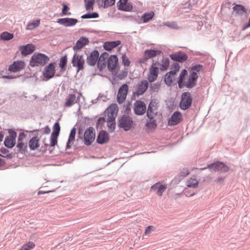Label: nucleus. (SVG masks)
I'll list each match as a JSON object with an SVG mask.
<instances>
[{
	"label": "nucleus",
	"instance_id": "1",
	"mask_svg": "<svg viewBox=\"0 0 250 250\" xmlns=\"http://www.w3.org/2000/svg\"><path fill=\"white\" fill-rule=\"evenodd\" d=\"M187 74L188 71L186 69H183L181 72L178 81L179 87L182 88L186 86L187 88H191L196 85L197 79L198 78V74L196 72H190L187 79L184 80V78Z\"/></svg>",
	"mask_w": 250,
	"mask_h": 250
},
{
	"label": "nucleus",
	"instance_id": "2",
	"mask_svg": "<svg viewBox=\"0 0 250 250\" xmlns=\"http://www.w3.org/2000/svg\"><path fill=\"white\" fill-rule=\"evenodd\" d=\"M49 60V57L45 54L35 53L30 60V65L32 67L43 66Z\"/></svg>",
	"mask_w": 250,
	"mask_h": 250
},
{
	"label": "nucleus",
	"instance_id": "3",
	"mask_svg": "<svg viewBox=\"0 0 250 250\" xmlns=\"http://www.w3.org/2000/svg\"><path fill=\"white\" fill-rule=\"evenodd\" d=\"M133 125V121L131 118L127 115H123L119 120V126L123 128L125 131H128Z\"/></svg>",
	"mask_w": 250,
	"mask_h": 250
},
{
	"label": "nucleus",
	"instance_id": "4",
	"mask_svg": "<svg viewBox=\"0 0 250 250\" xmlns=\"http://www.w3.org/2000/svg\"><path fill=\"white\" fill-rule=\"evenodd\" d=\"M118 106L116 104L110 105L104 111L105 120L115 119L118 112Z\"/></svg>",
	"mask_w": 250,
	"mask_h": 250
},
{
	"label": "nucleus",
	"instance_id": "5",
	"mask_svg": "<svg viewBox=\"0 0 250 250\" xmlns=\"http://www.w3.org/2000/svg\"><path fill=\"white\" fill-rule=\"evenodd\" d=\"M128 91V86L127 84H124L119 88L117 96V101L119 104H121L124 102Z\"/></svg>",
	"mask_w": 250,
	"mask_h": 250
},
{
	"label": "nucleus",
	"instance_id": "6",
	"mask_svg": "<svg viewBox=\"0 0 250 250\" xmlns=\"http://www.w3.org/2000/svg\"><path fill=\"white\" fill-rule=\"evenodd\" d=\"M161 52V51L159 50H146L144 52L143 57L140 59L139 62L146 63L148 59L160 55Z\"/></svg>",
	"mask_w": 250,
	"mask_h": 250
},
{
	"label": "nucleus",
	"instance_id": "7",
	"mask_svg": "<svg viewBox=\"0 0 250 250\" xmlns=\"http://www.w3.org/2000/svg\"><path fill=\"white\" fill-rule=\"evenodd\" d=\"M95 138V133L94 128L89 127L87 128L83 136L84 144L86 145H90L94 141Z\"/></svg>",
	"mask_w": 250,
	"mask_h": 250
},
{
	"label": "nucleus",
	"instance_id": "8",
	"mask_svg": "<svg viewBox=\"0 0 250 250\" xmlns=\"http://www.w3.org/2000/svg\"><path fill=\"white\" fill-rule=\"evenodd\" d=\"M192 98L190 94L188 92H184L181 96L180 102V107L182 109L186 110L191 105Z\"/></svg>",
	"mask_w": 250,
	"mask_h": 250
},
{
	"label": "nucleus",
	"instance_id": "9",
	"mask_svg": "<svg viewBox=\"0 0 250 250\" xmlns=\"http://www.w3.org/2000/svg\"><path fill=\"white\" fill-rule=\"evenodd\" d=\"M167 188V185L161 182H157L154 184L150 188V190L155 192L159 196H162L163 193L166 191Z\"/></svg>",
	"mask_w": 250,
	"mask_h": 250
},
{
	"label": "nucleus",
	"instance_id": "10",
	"mask_svg": "<svg viewBox=\"0 0 250 250\" xmlns=\"http://www.w3.org/2000/svg\"><path fill=\"white\" fill-rule=\"evenodd\" d=\"M211 171H220L222 172H226L229 171V167L223 163L217 162L210 164L208 167Z\"/></svg>",
	"mask_w": 250,
	"mask_h": 250
},
{
	"label": "nucleus",
	"instance_id": "11",
	"mask_svg": "<svg viewBox=\"0 0 250 250\" xmlns=\"http://www.w3.org/2000/svg\"><path fill=\"white\" fill-rule=\"evenodd\" d=\"M72 63L73 66L77 67V72H79L83 69L84 60L82 56L75 54L73 56Z\"/></svg>",
	"mask_w": 250,
	"mask_h": 250
},
{
	"label": "nucleus",
	"instance_id": "12",
	"mask_svg": "<svg viewBox=\"0 0 250 250\" xmlns=\"http://www.w3.org/2000/svg\"><path fill=\"white\" fill-rule=\"evenodd\" d=\"M60 131V126L58 123H56L53 125V131L50 137L49 146H53L57 144V137Z\"/></svg>",
	"mask_w": 250,
	"mask_h": 250
},
{
	"label": "nucleus",
	"instance_id": "13",
	"mask_svg": "<svg viewBox=\"0 0 250 250\" xmlns=\"http://www.w3.org/2000/svg\"><path fill=\"white\" fill-rule=\"evenodd\" d=\"M146 104L143 101L138 100L135 102L133 105V109L136 114L142 115L146 111Z\"/></svg>",
	"mask_w": 250,
	"mask_h": 250
},
{
	"label": "nucleus",
	"instance_id": "14",
	"mask_svg": "<svg viewBox=\"0 0 250 250\" xmlns=\"http://www.w3.org/2000/svg\"><path fill=\"white\" fill-rule=\"evenodd\" d=\"M159 73V68L157 66L156 63H153L149 68V73L147 75V78L149 82L155 81Z\"/></svg>",
	"mask_w": 250,
	"mask_h": 250
},
{
	"label": "nucleus",
	"instance_id": "15",
	"mask_svg": "<svg viewBox=\"0 0 250 250\" xmlns=\"http://www.w3.org/2000/svg\"><path fill=\"white\" fill-rule=\"evenodd\" d=\"M157 105L154 101H151L148 107L147 116L149 119L153 118L157 113Z\"/></svg>",
	"mask_w": 250,
	"mask_h": 250
},
{
	"label": "nucleus",
	"instance_id": "16",
	"mask_svg": "<svg viewBox=\"0 0 250 250\" xmlns=\"http://www.w3.org/2000/svg\"><path fill=\"white\" fill-rule=\"evenodd\" d=\"M148 83L147 81L143 80L138 83L135 94L138 96L144 94L148 88Z\"/></svg>",
	"mask_w": 250,
	"mask_h": 250
},
{
	"label": "nucleus",
	"instance_id": "17",
	"mask_svg": "<svg viewBox=\"0 0 250 250\" xmlns=\"http://www.w3.org/2000/svg\"><path fill=\"white\" fill-rule=\"evenodd\" d=\"M55 73V63H51L45 67L44 72V77L48 79L52 78Z\"/></svg>",
	"mask_w": 250,
	"mask_h": 250
},
{
	"label": "nucleus",
	"instance_id": "18",
	"mask_svg": "<svg viewBox=\"0 0 250 250\" xmlns=\"http://www.w3.org/2000/svg\"><path fill=\"white\" fill-rule=\"evenodd\" d=\"M57 22L64 26L68 27L75 25L78 22V20L76 19L66 18L59 19Z\"/></svg>",
	"mask_w": 250,
	"mask_h": 250
},
{
	"label": "nucleus",
	"instance_id": "19",
	"mask_svg": "<svg viewBox=\"0 0 250 250\" xmlns=\"http://www.w3.org/2000/svg\"><path fill=\"white\" fill-rule=\"evenodd\" d=\"M182 120V114L178 111H175L168 121L169 125L172 126L178 124Z\"/></svg>",
	"mask_w": 250,
	"mask_h": 250
},
{
	"label": "nucleus",
	"instance_id": "20",
	"mask_svg": "<svg viewBox=\"0 0 250 250\" xmlns=\"http://www.w3.org/2000/svg\"><path fill=\"white\" fill-rule=\"evenodd\" d=\"M19 50L22 55L26 56L32 53L35 50V46L33 44H28L20 46Z\"/></svg>",
	"mask_w": 250,
	"mask_h": 250
},
{
	"label": "nucleus",
	"instance_id": "21",
	"mask_svg": "<svg viewBox=\"0 0 250 250\" xmlns=\"http://www.w3.org/2000/svg\"><path fill=\"white\" fill-rule=\"evenodd\" d=\"M170 57L172 60L179 62H183L188 59L187 55L182 52H178L172 54L170 55Z\"/></svg>",
	"mask_w": 250,
	"mask_h": 250
},
{
	"label": "nucleus",
	"instance_id": "22",
	"mask_svg": "<svg viewBox=\"0 0 250 250\" xmlns=\"http://www.w3.org/2000/svg\"><path fill=\"white\" fill-rule=\"evenodd\" d=\"M99 56V53L97 50L93 51L87 58V63L90 65H94L97 62Z\"/></svg>",
	"mask_w": 250,
	"mask_h": 250
},
{
	"label": "nucleus",
	"instance_id": "23",
	"mask_svg": "<svg viewBox=\"0 0 250 250\" xmlns=\"http://www.w3.org/2000/svg\"><path fill=\"white\" fill-rule=\"evenodd\" d=\"M25 66V63L22 61L15 62L9 67V70L13 72H17L23 69Z\"/></svg>",
	"mask_w": 250,
	"mask_h": 250
},
{
	"label": "nucleus",
	"instance_id": "24",
	"mask_svg": "<svg viewBox=\"0 0 250 250\" xmlns=\"http://www.w3.org/2000/svg\"><path fill=\"white\" fill-rule=\"evenodd\" d=\"M118 58L116 55L111 56L107 60V67L109 70L112 71L117 66Z\"/></svg>",
	"mask_w": 250,
	"mask_h": 250
},
{
	"label": "nucleus",
	"instance_id": "25",
	"mask_svg": "<svg viewBox=\"0 0 250 250\" xmlns=\"http://www.w3.org/2000/svg\"><path fill=\"white\" fill-rule=\"evenodd\" d=\"M118 3V8L119 10L131 11L132 9V6L128 2V0H120Z\"/></svg>",
	"mask_w": 250,
	"mask_h": 250
},
{
	"label": "nucleus",
	"instance_id": "26",
	"mask_svg": "<svg viewBox=\"0 0 250 250\" xmlns=\"http://www.w3.org/2000/svg\"><path fill=\"white\" fill-rule=\"evenodd\" d=\"M109 140L108 133L104 131H101L98 136L97 142L98 143L103 144L106 143Z\"/></svg>",
	"mask_w": 250,
	"mask_h": 250
},
{
	"label": "nucleus",
	"instance_id": "27",
	"mask_svg": "<svg viewBox=\"0 0 250 250\" xmlns=\"http://www.w3.org/2000/svg\"><path fill=\"white\" fill-rule=\"evenodd\" d=\"M121 43L120 41H116L112 42H106L104 44V48L107 51H110L114 48L119 46Z\"/></svg>",
	"mask_w": 250,
	"mask_h": 250
},
{
	"label": "nucleus",
	"instance_id": "28",
	"mask_svg": "<svg viewBox=\"0 0 250 250\" xmlns=\"http://www.w3.org/2000/svg\"><path fill=\"white\" fill-rule=\"evenodd\" d=\"M89 42L87 38L84 37H81L80 39L76 42V45L74 46V50H79L82 48L84 45L87 44Z\"/></svg>",
	"mask_w": 250,
	"mask_h": 250
},
{
	"label": "nucleus",
	"instance_id": "29",
	"mask_svg": "<svg viewBox=\"0 0 250 250\" xmlns=\"http://www.w3.org/2000/svg\"><path fill=\"white\" fill-rule=\"evenodd\" d=\"M77 102L76 96L75 94H69L66 98L64 105L66 107H69L74 104Z\"/></svg>",
	"mask_w": 250,
	"mask_h": 250
},
{
	"label": "nucleus",
	"instance_id": "30",
	"mask_svg": "<svg viewBox=\"0 0 250 250\" xmlns=\"http://www.w3.org/2000/svg\"><path fill=\"white\" fill-rule=\"evenodd\" d=\"M40 140L37 137H32L29 142V146L31 150H35L40 147Z\"/></svg>",
	"mask_w": 250,
	"mask_h": 250
},
{
	"label": "nucleus",
	"instance_id": "31",
	"mask_svg": "<svg viewBox=\"0 0 250 250\" xmlns=\"http://www.w3.org/2000/svg\"><path fill=\"white\" fill-rule=\"evenodd\" d=\"M76 133V129L75 128H73L70 132L69 136V138L66 145V148H71L72 145L73 144L75 140V136Z\"/></svg>",
	"mask_w": 250,
	"mask_h": 250
},
{
	"label": "nucleus",
	"instance_id": "32",
	"mask_svg": "<svg viewBox=\"0 0 250 250\" xmlns=\"http://www.w3.org/2000/svg\"><path fill=\"white\" fill-rule=\"evenodd\" d=\"M232 9L237 15H242L243 14L247 13V9L242 5L237 4L233 6Z\"/></svg>",
	"mask_w": 250,
	"mask_h": 250
},
{
	"label": "nucleus",
	"instance_id": "33",
	"mask_svg": "<svg viewBox=\"0 0 250 250\" xmlns=\"http://www.w3.org/2000/svg\"><path fill=\"white\" fill-rule=\"evenodd\" d=\"M98 4L104 8L112 6L115 4V0H97Z\"/></svg>",
	"mask_w": 250,
	"mask_h": 250
},
{
	"label": "nucleus",
	"instance_id": "34",
	"mask_svg": "<svg viewBox=\"0 0 250 250\" xmlns=\"http://www.w3.org/2000/svg\"><path fill=\"white\" fill-rule=\"evenodd\" d=\"M16 143L15 138L12 136L6 137L4 141V145L9 148L13 147Z\"/></svg>",
	"mask_w": 250,
	"mask_h": 250
},
{
	"label": "nucleus",
	"instance_id": "35",
	"mask_svg": "<svg viewBox=\"0 0 250 250\" xmlns=\"http://www.w3.org/2000/svg\"><path fill=\"white\" fill-rule=\"evenodd\" d=\"M198 181L195 178H189L186 183V185L188 188H196L198 186Z\"/></svg>",
	"mask_w": 250,
	"mask_h": 250
},
{
	"label": "nucleus",
	"instance_id": "36",
	"mask_svg": "<svg viewBox=\"0 0 250 250\" xmlns=\"http://www.w3.org/2000/svg\"><path fill=\"white\" fill-rule=\"evenodd\" d=\"M169 65V60L168 58H163L161 61V63L160 64V69L162 71L167 70Z\"/></svg>",
	"mask_w": 250,
	"mask_h": 250
},
{
	"label": "nucleus",
	"instance_id": "37",
	"mask_svg": "<svg viewBox=\"0 0 250 250\" xmlns=\"http://www.w3.org/2000/svg\"><path fill=\"white\" fill-rule=\"evenodd\" d=\"M14 38V35L8 32H3L0 34V38L3 41H9Z\"/></svg>",
	"mask_w": 250,
	"mask_h": 250
},
{
	"label": "nucleus",
	"instance_id": "38",
	"mask_svg": "<svg viewBox=\"0 0 250 250\" xmlns=\"http://www.w3.org/2000/svg\"><path fill=\"white\" fill-rule=\"evenodd\" d=\"M174 75H172L170 72L167 73L165 76V82L168 85H171L174 79Z\"/></svg>",
	"mask_w": 250,
	"mask_h": 250
},
{
	"label": "nucleus",
	"instance_id": "39",
	"mask_svg": "<svg viewBox=\"0 0 250 250\" xmlns=\"http://www.w3.org/2000/svg\"><path fill=\"white\" fill-rule=\"evenodd\" d=\"M40 24V20H37L36 21H34L31 22H29L26 27L27 30H33L35 28L38 27Z\"/></svg>",
	"mask_w": 250,
	"mask_h": 250
},
{
	"label": "nucleus",
	"instance_id": "40",
	"mask_svg": "<svg viewBox=\"0 0 250 250\" xmlns=\"http://www.w3.org/2000/svg\"><path fill=\"white\" fill-rule=\"evenodd\" d=\"M106 122L107 123L109 130L111 132L113 131L116 126L115 119H107Z\"/></svg>",
	"mask_w": 250,
	"mask_h": 250
},
{
	"label": "nucleus",
	"instance_id": "41",
	"mask_svg": "<svg viewBox=\"0 0 250 250\" xmlns=\"http://www.w3.org/2000/svg\"><path fill=\"white\" fill-rule=\"evenodd\" d=\"M35 247V244L32 242H28L25 244L23 245L22 247L18 250H31L34 249Z\"/></svg>",
	"mask_w": 250,
	"mask_h": 250
},
{
	"label": "nucleus",
	"instance_id": "42",
	"mask_svg": "<svg viewBox=\"0 0 250 250\" xmlns=\"http://www.w3.org/2000/svg\"><path fill=\"white\" fill-rule=\"evenodd\" d=\"M67 58L66 56L62 57L60 60L59 65L61 67L62 71H64L67 63Z\"/></svg>",
	"mask_w": 250,
	"mask_h": 250
},
{
	"label": "nucleus",
	"instance_id": "43",
	"mask_svg": "<svg viewBox=\"0 0 250 250\" xmlns=\"http://www.w3.org/2000/svg\"><path fill=\"white\" fill-rule=\"evenodd\" d=\"M154 14L153 12L148 13H145L142 17V20L144 22H146L150 20L154 16Z\"/></svg>",
	"mask_w": 250,
	"mask_h": 250
},
{
	"label": "nucleus",
	"instance_id": "44",
	"mask_svg": "<svg viewBox=\"0 0 250 250\" xmlns=\"http://www.w3.org/2000/svg\"><path fill=\"white\" fill-rule=\"evenodd\" d=\"M84 2L87 10H93L94 0H84Z\"/></svg>",
	"mask_w": 250,
	"mask_h": 250
},
{
	"label": "nucleus",
	"instance_id": "45",
	"mask_svg": "<svg viewBox=\"0 0 250 250\" xmlns=\"http://www.w3.org/2000/svg\"><path fill=\"white\" fill-rule=\"evenodd\" d=\"M146 125L151 129H154L157 126V124L155 121L151 118L149 119V121L147 123Z\"/></svg>",
	"mask_w": 250,
	"mask_h": 250
},
{
	"label": "nucleus",
	"instance_id": "46",
	"mask_svg": "<svg viewBox=\"0 0 250 250\" xmlns=\"http://www.w3.org/2000/svg\"><path fill=\"white\" fill-rule=\"evenodd\" d=\"M203 66L200 64L195 65L193 66L190 68V72H199L202 70Z\"/></svg>",
	"mask_w": 250,
	"mask_h": 250
},
{
	"label": "nucleus",
	"instance_id": "47",
	"mask_svg": "<svg viewBox=\"0 0 250 250\" xmlns=\"http://www.w3.org/2000/svg\"><path fill=\"white\" fill-rule=\"evenodd\" d=\"M99 15L96 12H94L92 13L86 14L82 16V18L83 19H91V18H96L98 17Z\"/></svg>",
	"mask_w": 250,
	"mask_h": 250
},
{
	"label": "nucleus",
	"instance_id": "48",
	"mask_svg": "<svg viewBox=\"0 0 250 250\" xmlns=\"http://www.w3.org/2000/svg\"><path fill=\"white\" fill-rule=\"evenodd\" d=\"M17 146L19 151H24L27 148L26 144L22 141H18Z\"/></svg>",
	"mask_w": 250,
	"mask_h": 250
},
{
	"label": "nucleus",
	"instance_id": "49",
	"mask_svg": "<svg viewBox=\"0 0 250 250\" xmlns=\"http://www.w3.org/2000/svg\"><path fill=\"white\" fill-rule=\"evenodd\" d=\"M180 69V66L179 64L178 63H175L173 64V65L172 67V69L170 71L171 73L172 74V75H175L176 73L179 71Z\"/></svg>",
	"mask_w": 250,
	"mask_h": 250
},
{
	"label": "nucleus",
	"instance_id": "50",
	"mask_svg": "<svg viewBox=\"0 0 250 250\" xmlns=\"http://www.w3.org/2000/svg\"><path fill=\"white\" fill-rule=\"evenodd\" d=\"M122 62L123 64L125 66H128L130 64V61L129 59L126 57L125 55L122 56Z\"/></svg>",
	"mask_w": 250,
	"mask_h": 250
},
{
	"label": "nucleus",
	"instance_id": "51",
	"mask_svg": "<svg viewBox=\"0 0 250 250\" xmlns=\"http://www.w3.org/2000/svg\"><path fill=\"white\" fill-rule=\"evenodd\" d=\"M63 8L62 10V14L63 15H70V12H67L69 10V8L65 4H62Z\"/></svg>",
	"mask_w": 250,
	"mask_h": 250
},
{
	"label": "nucleus",
	"instance_id": "52",
	"mask_svg": "<svg viewBox=\"0 0 250 250\" xmlns=\"http://www.w3.org/2000/svg\"><path fill=\"white\" fill-rule=\"evenodd\" d=\"M98 65L100 66V65L105 66V62L104 60V58H102V56H101L99 58V61L98 62Z\"/></svg>",
	"mask_w": 250,
	"mask_h": 250
},
{
	"label": "nucleus",
	"instance_id": "53",
	"mask_svg": "<svg viewBox=\"0 0 250 250\" xmlns=\"http://www.w3.org/2000/svg\"><path fill=\"white\" fill-rule=\"evenodd\" d=\"M184 194L187 197H190L193 196L195 194V193L192 192L191 193H190L188 188H186L184 190Z\"/></svg>",
	"mask_w": 250,
	"mask_h": 250
},
{
	"label": "nucleus",
	"instance_id": "54",
	"mask_svg": "<svg viewBox=\"0 0 250 250\" xmlns=\"http://www.w3.org/2000/svg\"><path fill=\"white\" fill-rule=\"evenodd\" d=\"M26 135L24 132H21L18 137V141H22L23 142V140L25 138Z\"/></svg>",
	"mask_w": 250,
	"mask_h": 250
},
{
	"label": "nucleus",
	"instance_id": "55",
	"mask_svg": "<svg viewBox=\"0 0 250 250\" xmlns=\"http://www.w3.org/2000/svg\"><path fill=\"white\" fill-rule=\"evenodd\" d=\"M189 174V172L188 169H184L180 173V174L182 176L185 177L188 175Z\"/></svg>",
	"mask_w": 250,
	"mask_h": 250
},
{
	"label": "nucleus",
	"instance_id": "56",
	"mask_svg": "<svg viewBox=\"0 0 250 250\" xmlns=\"http://www.w3.org/2000/svg\"><path fill=\"white\" fill-rule=\"evenodd\" d=\"M152 229H153L152 226H150L147 227L145 230V234H147L150 233L152 231Z\"/></svg>",
	"mask_w": 250,
	"mask_h": 250
},
{
	"label": "nucleus",
	"instance_id": "57",
	"mask_svg": "<svg viewBox=\"0 0 250 250\" xmlns=\"http://www.w3.org/2000/svg\"><path fill=\"white\" fill-rule=\"evenodd\" d=\"M42 131L43 133L48 134L50 132V129L48 126H46L43 128Z\"/></svg>",
	"mask_w": 250,
	"mask_h": 250
},
{
	"label": "nucleus",
	"instance_id": "58",
	"mask_svg": "<svg viewBox=\"0 0 250 250\" xmlns=\"http://www.w3.org/2000/svg\"><path fill=\"white\" fill-rule=\"evenodd\" d=\"M104 122H106L105 117L104 118L103 117H101L98 119L97 124H103Z\"/></svg>",
	"mask_w": 250,
	"mask_h": 250
},
{
	"label": "nucleus",
	"instance_id": "59",
	"mask_svg": "<svg viewBox=\"0 0 250 250\" xmlns=\"http://www.w3.org/2000/svg\"><path fill=\"white\" fill-rule=\"evenodd\" d=\"M167 26L170 27H172V28H175V29L179 28V27L176 22H172V23H170V24H168Z\"/></svg>",
	"mask_w": 250,
	"mask_h": 250
},
{
	"label": "nucleus",
	"instance_id": "60",
	"mask_svg": "<svg viewBox=\"0 0 250 250\" xmlns=\"http://www.w3.org/2000/svg\"><path fill=\"white\" fill-rule=\"evenodd\" d=\"M49 191H39L38 193V195H40V194H44L45 193H48L49 192Z\"/></svg>",
	"mask_w": 250,
	"mask_h": 250
},
{
	"label": "nucleus",
	"instance_id": "61",
	"mask_svg": "<svg viewBox=\"0 0 250 250\" xmlns=\"http://www.w3.org/2000/svg\"><path fill=\"white\" fill-rule=\"evenodd\" d=\"M224 179L223 178H219L217 180V183H221L222 182V181H223Z\"/></svg>",
	"mask_w": 250,
	"mask_h": 250
},
{
	"label": "nucleus",
	"instance_id": "62",
	"mask_svg": "<svg viewBox=\"0 0 250 250\" xmlns=\"http://www.w3.org/2000/svg\"><path fill=\"white\" fill-rule=\"evenodd\" d=\"M1 159L0 158V164H1Z\"/></svg>",
	"mask_w": 250,
	"mask_h": 250
},
{
	"label": "nucleus",
	"instance_id": "63",
	"mask_svg": "<svg viewBox=\"0 0 250 250\" xmlns=\"http://www.w3.org/2000/svg\"><path fill=\"white\" fill-rule=\"evenodd\" d=\"M206 168L205 167V168H202V170H203V169H206Z\"/></svg>",
	"mask_w": 250,
	"mask_h": 250
}]
</instances>
